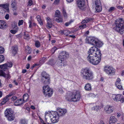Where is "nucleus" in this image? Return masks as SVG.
Returning <instances> with one entry per match:
<instances>
[{"instance_id":"obj_39","label":"nucleus","mask_w":124,"mask_h":124,"mask_svg":"<svg viewBox=\"0 0 124 124\" xmlns=\"http://www.w3.org/2000/svg\"><path fill=\"white\" fill-rule=\"evenodd\" d=\"M60 12L58 10H57L55 13V17H59L60 16Z\"/></svg>"},{"instance_id":"obj_34","label":"nucleus","mask_w":124,"mask_h":124,"mask_svg":"<svg viewBox=\"0 0 124 124\" xmlns=\"http://www.w3.org/2000/svg\"><path fill=\"white\" fill-rule=\"evenodd\" d=\"M20 123L22 124H27V122L25 119H21L20 121Z\"/></svg>"},{"instance_id":"obj_31","label":"nucleus","mask_w":124,"mask_h":124,"mask_svg":"<svg viewBox=\"0 0 124 124\" xmlns=\"http://www.w3.org/2000/svg\"><path fill=\"white\" fill-rule=\"evenodd\" d=\"M13 53L14 54H16L17 53V48L16 46H13L12 47Z\"/></svg>"},{"instance_id":"obj_35","label":"nucleus","mask_w":124,"mask_h":124,"mask_svg":"<svg viewBox=\"0 0 124 124\" xmlns=\"http://www.w3.org/2000/svg\"><path fill=\"white\" fill-rule=\"evenodd\" d=\"M0 6L3 8L6 9L8 8V4H2L0 5Z\"/></svg>"},{"instance_id":"obj_33","label":"nucleus","mask_w":124,"mask_h":124,"mask_svg":"<svg viewBox=\"0 0 124 124\" xmlns=\"http://www.w3.org/2000/svg\"><path fill=\"white\" fill-rule=\"evenodd\" d=\"M28 98V95L27 94H24L23 96V101L25 100L26 101Z\"/></svg>"},{"instance_id":"obj_38","label":"nucleus","mask_w":124,"mask_h":124,"mask_svg":"<svg viewBox=\"0 0 124 124\" xmlns=\"http://www.w3.org/2000/svg\"><path fill=\"white\" fill-rule=\"evenodd\" d=\"M24 38L26 39H29V36L28 34L26 33H24Z\"/></svg>"},{"instance_id":"obj_21","label":"nucleus","mask_w":124,"mask_h":124,"mask_svg":"<svg viewBox=\"0 0 124 124\" xmlns=\"http://www.w3.org/2000/svg\"><path fill=\"white\" fill-rule=\"evenodd\" d=\"M101 56L99 55L97 56V57H95V58H94L93 60L95 62V64H92L94 65H97L99 64L101 61Z\"/></svg>"},{"instance_id":"obj_28","label":"nucleus","mask_w":124,"mask_h":124,"mask_svg":"<svg viewBox=\"0 0 124 124\" xmlns=\"http://www.w3.org/2000/svg\"><path fill=\"white\" fill-rule=\"evenodd\" d=\"M85 89L87 91L91 90V86L90 84H87L85 86Z\"/></svg>"},{"instance_id":"obj_10","label":"nucleus","mask_w":124,"mask_h":124,"mask_svg":"<svg viewBox=\"0 0 124 124\" xmlns=\"http://www.w3.org/2000/svg\"><path fill=\"white\" fill-rule=\"evenodd\" d=\"M104 71L108 75H114L115 73V69L110 66L105 67L104 68Z\"/></svg>"},{"instance_id":"obj_61","label":"nucleus","mask_w":124,"mask_h":124,"mask_svg":"<svg viewBox=\"0 0 124 124\" xmlns=\"http://www.w3.org/2000/svg\"><path fill=\"white\" fill-rule=\"evenodd\" d=\"M59 1L60 0H55L54 3L55 4H57L59 2Z\"/></svg>"},{"instance_id":"obj_30","label":"nucleus","mask_w":124,"mask_h":124,"mask_svg":"<svg viewBox=\"0 0 124 124\" xmlns=\"http://www.w3.org/2000/svg\"><path fill=\"white\" fill-rule=\"evenodd\" d=\"M95 9L97 12L101 11L102 10L101 5L99 6H96L95 7Z\"/></svg>"},{"instance_id":"obj_14","label":"nucleus","mask_w":124,"mask_h":124,"mask_svg":"<svg viewBox=\"0 0 124 124\" xmlns=\"http://www.w3.org/2000/svg\"><path fill=\"white\" fill-rule=\"evenodd\" d=\"M104 110L106 113L110 114L112 113L114 110L113 106L107 105L105 107Z\"/></svg>"},{"instance_id":"obj_41","label":"nucleus","mask_w":124,"mask_h":124,"mask_svg":"<svg viewBox=\"0 0 124 124\" xmlns=\"http://www.w3.org/2000/svg\"><path fill=\"white\" fill-rule=\"evenodd\" d=\"M45 80L44 81V84H48L50 83V79H45Z\"/></svg>"},{"instance_id":"obj_55","label":"nucleus","mask_w":124,"mask_h":124,"mask_svg":"<svg viewBox=\"0 0 124 124\" xmlns=\"http://www.w3.org/2000/svg\"><path fill=\"white\" fill-rule=\"evenodd\" d=\"M121 81V80L119 78H118L117 79L116 81V83L115 85H117L118 84H120V82Z\"/></svg>"},{"instance_id":"obj_47","label":"nucleus","mask_w":124,"mask_h":124,"mask_svg":"<svg viewBox=\"0 0 124 124\" xmlns=\"http://www.w3.org/2000/svg\"><path fill=\"white\" fill-rule=\"evenodd\" d=\"M86 26V24H83L79 26V27L80 29H82L84 28H85Z\"/></svg>"},{"instance_id":"obj_15","label":"nucleus","mask_w":124,"mask_h":124,"mask_svg":"<svg viewBox=\"0 0 124 124\" xmlns=\"http://www.w3.org/2000/svg\"><path fill=\"white\" fill-rule=\"evenodd\" d=\"M69 56L68 53L66 51H63L60 53L59 58L62 59L64 60Z\"/></svg>"},{"instance_id":"obj_7","label":"nucleus","mask_w":124,"mask_h":124,"mask_svg":"<svg viewBox=\"0 0 124 124\" xmlns=\"http://www.w3.org/2000/svg\"><path fill=\"white\" fill-rule=\"evenodd\" d=\"M88 53L89 54V55L92 54L97 55H101L100 50L95 46L91 47L89 49Z\"/></svg>"},{"instance_id":"obj_60","label":"nucleus","mask_w":124,"mask_h":124,"mask_svg":"<svg viewBox=\"0 0 124 124\" xmlns=\"http://www.w3.org/2000/svg\"><path fill=\"white\" fill-rule=\"evenodd\" d=\"M58 91L61 93H63V89L61 88H59Z\"/></svg>"},{"instance_id":"obj_9","label":"nucleus","mask_w":124,"mask_h":124,"mask_svg":"<svg viewBox=\"0 0 124 124\" xmlns=\"http://www.w3.org/2000/svg\"><path fill=\"white\" fill-rule=\"evenodd\" d=\"M76 3L80 9L83 11L85 10L86 6L84 0H77Z\"/></svg>"},{"instance_id":"obj_26","label":"nucleus","mask_w":124,"mask_h":124,"mask_svg":"<svg viewBox=\"0 0 124 124\" xmlns=\"http://www.w3.org/2000/svg\"><path fill=\"white\" fill-rule=\"evenodd\" d=\"M41 75L43 77L42 79L44 80L46 79L49 78V76L45 72L43 71Z\"/></svg>"},{"instance_id":"obj_5","label":"nucleus","mask_w":124,"mask_h":124,"mask_svg":"<svg viewBox=\"0 0 124 124\" xmlns=\"http://www.w3.org/2000/svg\"><path fill=\"white\" fill-rule=\"evenodd\" d=\"M49 114L51 115L50 116L51 122L53 123L57 122L59 120L60 116L56 111L48 112Z\"/></svg>"},{"instance_id":"obj_24","label":"nucleus","mask_w":124,"mask_h":124,"mask_svg":"<svg viewBox=\"0 0 124 124\" xmlns=\"http://www.w3.org/2000/svg\"><path fill=\"white\" fill-rule=\"evenodd\" d=\"M92 4L93 5L99 6L101 5V3L100 0H93Z\"/></svg>"},{"instance_id":"obj_29","label":"nucleus","mask_w":124,"mask_h":124,"mask_svg":"<svg viewBox=\"0 0 124 124\" xmlns=\"http://www.w3.org/2000/svg\"><path fill=\"white\" fill-rule=\"evenodd\" d=\"M55 63H56V62L53 59L50 60L47 62L48 64L51 65H54Z\"/></svg>"},{"instance_id":"obj_37","label":"nucleus","mask_w":124,"mask_h":124,"mask_svg":"<svg viewBox=\"0 0 124 124\" xmlns=\"http://www.w3.org/2000/svg\"><path fill=\"white\" fill-rule=\"evenodd\" d=\"M56 21L58 23L62 22H63V19L61 17H60L59 18L56 19Z\"/></svg>"},{"instance_id":"obj_48","label":"nucleus","mask_w":124,"mask_h":124,"mask_svg":"<svg viewBox=\"0 0 124 124\" xmlns=\"http://www.w3.org/2000/svg\"><path fill=\"white\" fill-rule=\"evenodd\" d=\"M15 93L14 92H12L10 93L8 95L9 97L13 95H15Z\"/></svg>"},{"instance_id":"obj_53","label":"nucleus","mask_w":124,"mask_h":124,"mask_svg":"<svg viewBox=\"0 0 124 124\" xmlns=\"http://www.w3.org/2000/svg\"><path fill=\"white\" fill-rule=\"evenodd\" d=\"M115 8L114 7H110L108 10V11L110 12H111L114 10Z\"/></svg>"},{"instance_id":"obj_22","label":"nucleus","mask_w":124,"mask_h":124,"mask_svg":"<svg viewBox=\"0 0 124 124\" xmlns=\"http://www.w3.org/2000/svg\"><path fill=\"white\" fill-rule=\"evenodd\" d=\"M117 121V119L113 116H111L110 118L109 122V124H114Z\"/></svg>"},{"instance_id":"obj_42","label":"nucleus","mask_w":124,"mask_h":124,"mask_svg":"<svg viewBox=\"0 0 124 124\" xmlns=\"http://www.w3.org/2000/svg\"><path fill=\"white\" fill-rule=\"evenodd\" d=\"M9 97L8 95L6 96L4 99V100L2 102H4L5 103L6 101L9 100L8 98Z\"/></svg>"},{"instance_id":"obj_18","label":"nucleus","mask_w":124,"mask_h":124,"mask_svg":"<svg viewBox=\"0 0 124 124\" xmlns=\"http://www.w3.org/2000/svg\"><path fill=\"white\" fill-rule=\"evenodd\" d=\"M46 19L47 23L46 25V28L48 29L51 28L53 25L51 22V20L49 17H47Z\"/></svg>"},{"instance_id":"obj_54","label":"nucleus","mask_w":124,"mask_h":124,"mask_svg":"<svg viewBox=\"0 0 124 124\" xmlns=\"http://www.w3.org/2000/svg\"><path fill=\"white\" fill-rule=\"evenodd\" d=\"M13 29L18 30V27L16 24L15 23L14 24V25L13 26Z\"/></svg>"},{"instance_id":"obj_63","label":"nucleus","mask_w":124,"mask_h":124,"mask_svg":"<svg viewBox=\"0 0 124 124\" xmlns=\"http://www.w3.org/2000/svg\"><path fill=\"white\" fill-rule=\"evenodd\" d=\"M5 18L7 20L9 18V15L8 14H6L5 16Z\"/></svg>"},{"instance_id":"obj_50","label":"nucleus","mask_w":124,"mask_h":124,"mask_svg":"<svg viewBox=\"0 0 124 124\" xmlns=\"http://www.w3.org/2000/svg\"><path fill=\"white\" fill-rule=\"evenodd\" d=\"M18 30H11L10 31V32L13 34H15L16 32Z\"/></svg>"},{"instance_id":"obj_43","label":"nucleus","mask_w":124,"mask_h":124,"mask_svg":"<svg viewBox=\"0 0 124 124\" xmlns=\"http://www.w3.org/2000/svg\"><path fill=\"white\" fill-rule=\"evenodd\" d=\"M17 97L16 96H13L10 99V100L12 101H14L16 100Z\"/></svg>"},{"instance_id":"obj_17","label":"nucleus","mask_w":124,"mask_h":124,"mask_svg":"<svg viewBox=\"0 0 124 124\" xmlns=\"http://www.w3.org/2000/svg\"><path fill=\"white\" fill-rule=\"evenodd\" d=\"M113 100L116 101H119L122 98V95L120 94H113L112 96Z\"/></svg>"},{"instance_id":"obj_4","label":"nucleus","mask_w":124,"mask_h":124,"mask_svg":"<svg viewBox=\"0 0 124 124\" xmlns=\"http://www.w3.org/2000/svg\"><path fill=\"white\" fill-rule=\"evenodd\" d=\"M80 98V93L79 92H76L75 93H70L66 98V99L69 101H70L71 100L76 102L79 101Z\"/></svg>"},{"instance_id":"obj_62","label":"nucleus","mask_w":124,"mask_h":124,"mask_svg":"<svg viewBox=\"0 0 124 124\" xmlns=\"http://www.w3.org/2000/svg\"><path fill=\"white\" fill-rule=\"evenodd\" d=\"M36 18L37 19L38 21H39V20H41V19L40 18V16L39 15L37 16H36Z\"/></svg>"},{"instance_id":"obj_45","label":"nucleus","mask_w":124,"mask_h":124,"mask_svg":"<svg viewBox=\"0 0 124 124\" xmlns=\"http://www.w3.org/2000/svg\"><path fill=\"white\" fill-rule=\"evenodd\" d=\"M4 60V57L3 55H0V63L3 62Z\"/></svg>"},{"instance_id":"obj_25","label":"nucleus","mask_w":124,"mask_h":124,"mask_svg":"<svg viewBox=\"0 0 124 124\" xmlns=\"http://www.w3.org/2000/svg\"><path fill=\"white\" fill-rule=\"evenodd\" d=\"M11 5L12 8H14L13 9V11H16V10L17 9V7L16 6V1L14 0H12L11 1Z\"/></svg>"},{"instance_id":"obj_46","label":"nucleus","mask_w":124,"mask_h":124,"mask_svg":"<svg viewBox=\"0 0 124 124\" xmlns=\"http://www.w3.org/2000/svg\"><path fill=\"white\" fill-rule=\"evenodd\" d=\"M45 57H43L39 61V62L40 63L42 64L43 63L45 62Z\"/></svg>"},{"instance_id":"obj_2","label":"nucleus","mask_w":124,"mask_h":124,"mask_svg":"<svg viewBox=\"0 0 124 124\" xmlns=\"http://www.w3.org/2000/svg\"><path fill=\"white\" fill-rule=\"evenodd\" d=\"M80 74L83 79L86 80H91L94 78L93 72L90 68L88 67L82 69L81 70Z\"/></svg>"},{"instance_id":"obj_40","label":"nucleus","mask_w":124,"mask_h":124,"mask_svg":"<svg viewBox=\"0 0 124 124\" xmlns=\"http://www.w3.org/2000/svg\"><path fill=\"white\" fill-rule=\"evenodd\" d=\"M116 85L118 89H119L120 90H122V86L121 85V83L118 84L117 85Z\"/></svg>"},{"instance_id":"obj_57","label":"nucleus","mask_w":124,"mask_h":124,"mask_svg":"<svg viewBox=\"0 0 124 124\" xmlns=\"http://www.w3.org/2000/svg\"><path fill=\"white\" fill-rule=\"evenodd\" d=\"M23 21L22 20H20L19 21L18 23V25L19 26L22 25L23 23Z\"/></svg>"},{"instance_id":"obj_51","label":"nucleus","mask_w":124,"mask_h":124,"mask_svg":"<svg viewBox=\"0 0 124 124\" xmlns=\"http://www.w3.org/2000/svg\"><path fill=\"white\" fill-rule=\"evenodd\" d=\"M33 4V2L32 0H29L28 2V6H30Z\"/></svg>"},{"instance_id":"obj_64","label":"nucleus","mask_w":124,"mask_h":124,"mask_svg":"<svg viewBox=\"0 0 124 124\" xmlns=\"http://www.w3.org/2000/svg\"><path fill=\"white\" fill-rule=\"evenodd\" d=\"M122 98L121 99H120V101L121 102L123 103L124 102V98H123L122 97Z\"/></svg>"},{"instance_id":"obj_6","label":"nucleus","mask_w":124,"mask_h":124,"mask_svg":"<svg viewBox=\"0 0 124 124\" xmlns=\"http://www.w3.org/2000/svg\"><path fill=\"white\" fill-rule=\"evenodd\" d=\"M4 113L5 116L8 118V120L10 121L14 120L15 117L13 112L10 109H7L5 111Z\"/></svg>"},{"instance_id":"obj_52","label":"nucleus","mask_w":124,"mask_h":124,"mask_svg":"<svg viewBox=\"0 0 124 124\" xmlns=\"http://www.w3.org/2000/svg\"><path fill=\"white\" fill-rule=\"evenodd\" d=\"M57 49V48L56 47H54L51 50V52L53 54Z\"/></svg>"},{"instance_id":"obj_11","label":"nucleus","mask_w":124,"mask_h":124,"mask_svg":"<svg viewBox=\"0 0 124 124\" xmlns=\"http://www.w3.org/2000/svg\"><path fill=\"white\" fill-rule=\"evenodd\" d=\"M56 111L60 116H63L65 115L67 112V110L65 109H62L60 108H58Z\"/></svg>"},{"instance_id":"obj_23","label":"nucleus","mask_w":124,"mask_h":124,"mask_svg":"<svg viewBox=\"0 0 124 124\" xmlns=\"http://www.w3.org/2000/svg\"><path fill=\"white\" fill-rule=\"evenodd\" d=\"M6 25L5 22L4 21L2 20H0V29L3 30L5 29Z\"/></svg>"},{"instance_id":"obj_44","label":"nucleus","mask_w":124,"mask_h":124,"mask_svg":"<svg viewBox=\"0 0 124 124\" xmlns=\"http://www.w3.org/2000/svg\"><path fill=\"white\" fill-rule=\"evenodd\" d=\"M63 32L64 35L66 36L68 35L70 33L69 31L67 30H64Z\"/></svg>"},{"instance_id":"obj_49","label":"nucleus","mask_w":124,"mask_h":124,"mask_svg":"<svg viewBox=\"0 0 124 124\" xmlns=\"http://www.w3.org/2000/svg\"><path fill=\"white\" fill-rule=\"evenodd\" d=\"M4 51V48L2 47H0V54L3 53Z\"/></svg>"},{"instance_id":"obj_8","label":"nucleus","mask_w":124,"mask_h":124,"mask_svg":"<svg viewBox=\"0 0 124 124\" xmlns=\"http://www.w3.org/2000/svg\"><path fill=\"white\" fill-rule=\"evenodd\" d=\"M43 92L46 97H50L53 93V90L49 88V86L47 85L43 87Z\"/></svg>"},{"instance_id":"obj_27","label":"nucleus","mask_w":124,"mask_h":124,"mask_svg":"<svg viewBox=\"0 0 124 124\" xmlns=\"http://www.w3.org/2000/svg\"><path fill=\"white\" fill-rule=\"evenodd\" d=\"M102 107L101 106L96 105L94 106L92 108V109L96 111H98L100 110Z\"/></svg>"},{"instance_id":"obj_56","label":"nucleus","mask_w":124,"mask_h":124,"mask_svg":"<svg viewBox=\"0 0 124 124\" xmlns=\"http://www.w3.org/2000/svg\"><path fill=\"white\" fill-rule=\"evenodd\" d=\"M88 22L87 21V20L86 19V18H85L84 20L82 21L81 22V23L82 24H84L85 23H87Z\"/></svg>"},{"instance_id":"obj_59","label":"nucleus","mask_w":124,"mask_h":124,"mask_svg":"<svg viewBox=\"0 0 124 124\" xmlns=\"http://www.w3.org/2000/svg\"><path fill=\"white\" fill-rule=\"evenodd\" d=\"M62 12L64 17H66L67 16V15L65 10L64 9H63V10Z\"/></svg>"},{"instance_id":"obj_1","label":"nucleus","mask_w":124,"mask_h":124,"mask_svg":"<svg viewBox=\"0 0 124 124\" xmlns=\"http://www.w3.org/2000/svg\"><path fill=\"white\" fill-rule=\"evenodd\" d=\"M113 29L121 34L124 33V21L122 19H116L113 24Z\"/></svg>"},{"instance_id":"obj_36","label":"nucleus","mask_w":124,"mask_h":124,"mask_svg":"<svg viewBox=\"0 0 124 124\" xmlns=\"http://www.w3.org/2000/svg\"><path fill=\"white\" fill-rule=\"evenodd\" d=\"M35 46L37 47H39L40 45V42L38 41H35Z\"/></svg>"},{"instance_id":"obj_3","label":"nucleus","mask_w":124,"mask_h":124,"mask_svg":"<svg viewBox=\"0 0 124 124\" xmlns=\"http://www.w3.org/2000/svg\"><path fill=\"white\" fill-rule=\"evenodd\" d=\"M87 43L100 47L103 45L102 42L97 39L92 37H87L85 40Z\"/></svg>"},{"instance_id":"obj_16","label":"nucleus","mask_w":124,"mask_h":124,"mask_svg":"<svg viewBox=\"0 0 124 124\" xmlns=\"http://www.w3.org/2000/svg\"><path fill=\"white\" fill-rule=\"evenodd\" d=\"M65 60L58 57V59L56 62V63L58 65V66L62 67L65 65L66 64Z\"/></svg>"},{"instance_id":"obj_32","label":"nucleus","mask_w":124,"mask_h":124,"mask_svg":"<svg viewBox=\"0 0 124 124\" xmlns=\"http://www.w3.org/2000/svg\"><path fill=\"white\" fill-rule=\"evenodd\" d=\"M25 51L28 54H30L31 52V50L30 47L28 46H27L25 47Z\"/></svg>"},{"instance_id":"obj_58","label":"nucleus","mask_w":124,"mask_h":124,"mask_svg":"<svg viewBox=\"0 0 124 124\" xmlns=\"http://www.w3.org/2000/svg\"><path fill=\"white\" fill-rule=\"evenodd\" d=\"M86 18L87 19V21L88 22L91 21H93V18Z\"/></svg>"},{"instance_id":"obj_13","label":"nucleus","mask_w":124,"mask_h":124,"mask_svg":"<svg viewBox=\"0 0 124 124\" xmlns=\"http://www.w3.org/2000/svg\"><path fill=\"white\" fill-rule=\"evenodd\" d=\"M98 55H89L87 57V59L88 61L91 63L95 64V62L93 61L94 59L97 57Z\"/></svg>"},{"instance_id":"obj_12","label":"nucleus","mask_w":124,"mask_h":124,"mask_svg":"<svg viewBox=\"0 0 124 124\" xmlns=\"http://www.w3.org/2000/svg\"><path fill=\"white\" fill-rule=\"evenodd\" d=\"M12 66V63L11 62H7L5 64L0 65V68L5 70L6 69H8V68L11 67Z\"/></svg>"},{"instance_id":"obj_20","label":"nucleus","mask_w":124,"mask_h":124,"mask_svg":"<svg viewBox=\"0 0 124 124\" xmlns=\"http://www.w3.org/2000/svg\"><path fill=\"white\" fill-rule=\"evenodd\" d=\"M24 102L21 99L16 100L14 102V104L15 106H19L23 104Z\"/></svg>"},{"instance_id":"obj_19","label":"nucleus","mask_w":124,"mask_h":124,"mask_svg":"<svg viewBox=\"0 0 124 124\" xmlns=\"http://www.w3.org/2000/svg\"><path fill=\"white\" fill-rule=\"evenodd\" d=\"M0 76H3L7 79H10V76L9 73L6 74L2 70H0Z\"/></svg>"}]
</instances>
